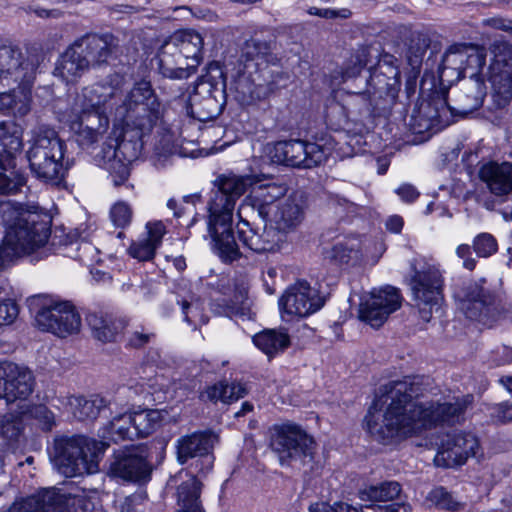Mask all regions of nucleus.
Returning a JSON list of instances; mask_svg holds the SVG:
<instances>
[{
    "label": "nucleus",
    "instance_id": "5",
    "mask_svg": "<svg viewBox=\"0 0 512 512\" xmlns=\"http://www.w3.org/2000/svg\"><path fill=\"white\" fill-rule=\"evenodd\" d=\"M64 143L52 129H40L28 151L32 172L44 181L57 182L64 177Z\"/></svg>",
    "mask_w": 512,
    "mask_h": 512
},
{
    "label": "nucleus",
    "instance_id": "31",
    "mask_svg": "<svg viewBox=\"0 0 512 512\" xmlns=\"http://www.w3.org/2000/svg\"><path fill=\"white\" fill-rule=\"evenodd\" d=\"M0 72L30 81L35 74V65L29 61H21L19 52L3 48L0 50Z\"/></svg>",
    "mask_w": 512,
    "mask_h": 512
},
{
    "label": "nucleus",
    "instance_id": "53",
    "mask_svg": "<svg viewBox=\"0 0 512 512\" xmlns=\"http://www.w3.org/2000/svg\"><path fill=\"white\" fill-rule=\"evenodd\" d=\"M147 232L146 240L153 244L156 248L161 245L162 238L167 232L166 225L161 220H153L146 223Z\"/></svg>",
    "mask_w": 512,
    "mask_h": 512
},
{
    "label": "nucleus",
    "instance_id": "2",
    "mask_svg": "<svg viewBox=\"0 0 512 512\" xmlns=\"http://www.w3.org/2000/svg\"><path fill=\"white\" fill-rule=\"evenodd\" d=\"M5 236L0 245V270L15 259L43 246L49 238L48 222L36 210L11 201L0 204Z\"/></svg>",
    "mask_w": 512,
    "mask_h": 512
},
{
    "label": "nucleus",
    "instance_id": "18",
    "mask_svg": "<svg viewBox=\"0 0 512 512\" xmlns=\"http://www.w3.org/2000/svg\"><path fill=\"white\" fill-rule=\"evenodd\" d=\"M237 233L242 244L256 253L275 252L285 242L281 232L268 222L262 229H254L243 220L237 225Z\"/></svg>",
    "mask_w": 512,
    "mask_h": 512
},
{
    "label": "nucleus",
    "instance_id": "4",
    "mask_svg": "<svg viewBox=\"0 0 512 512\" xmlns=\"http://www.w3.org/2000/svg\"><path fill=\"white\" fill-rule=\"evenodd\" d=\"M109 444L83 435L62 439L56 443L54 463L65 477L92 474Z\"/></svg>",
    "mask_w": 512,
    "mask_h": 512
},
{
    "label": "nucleus",
    "instance_id": "6",
    "mask_svg": "<svg viewBox=\"0 0 512 512\" xmlns=\"http://www.w3.org/2000/svg\"><path fill=\"white\" fill-rule=\"evenodd\" d=\"M226 80L218 62L208 65L205 74L197 81L190 98L192 115L200 121L218 116L225 102Z\"/></svg>",
    "mask_w": 512,
    "mask_h": 512
},
{
    "label": "nucleus",
    "instance_id": "21",
    "mask_svg": "<svg viewBox=\"0 0 512 512\" xmlns=\"http://www.w3.org/2000/svg\"><path fill=\"white\" fill-rule=\"evenodd\" d=\"M412 290L420 307L421 317L429 320L432 309L438 306L441 299V279L438 272L429 274L417 273L413 281Z\"/></svg>",
    "mask_w": 512,
    "mask_h": 512
},
{
    "label": "nucleus",
    "instance_id": "37",
    "mask_svg": "<svg viewBox=\"0 0 512 512\" xmlns=\"http://www.w3.org/2000/svg\"><path fill=\"white\" fill-rule=\"evenodd\" d=\"M163 419L164 415L160 410H142L130 415V424L133 425L138 437H146L160 426Z\"/></svg>",
    "mask_w": 512,
    "mask_h": 512
},
{
    "label": "nucleus",
    "instance_id": "62",
    "mask_svg": "<svg viewBox=\"0 0 512 512\" xmlns=\"http://www.w3.org/2000/svg\"><path fill=\"white\" fill-rule=\"evenodd\" d=\"M246 393V388L241 383L225 384V394L228 396L227 403L237 401L244 397Z\"/></svg>",
    "mask_w": 512,
    "mask_h": 512
},
{
    "label": "nucleus",
    "instance_id": "58",
    "mask_svg": "<svg viewBox=\"0 0 512 512\" xmlns=\"http://www.w3.org/2000/svg\"><path fill=\"white\" fill-rule=\"evenodd\" d=\"M77 133V140L81 145H91L97 142L101 137L102 133L96 132L92 127L83 126L77 123V128H75Z\"/></svg>",
    "mask_w": 512,
    "mask_h": 512
},
{
    "label": "nucleus",
    "instance_id": "36",
    "mask_svg": "<svg viewBox=\"0 0 512 512\" xmlns=\"http://www.w3.org/2000/svg\"><path fill=\"white\" fill-rule=\"evenodd\" d=\"M200 483L194 476H189L177 489L179 512H203L200 502Z\"/></svg>",
    "mask_w": 512,
    "mask_h": 512
},
{
    "label": "nucleus",
    "instance_id": "30",
    "mask_svg": "<svg viewBox=\"0 0 512 512\" xmlns=\"http://www.w3.org/2000/svg\"><path fill=\"white\" fill-rule=\"evenodd\" d=\"M118 94L117 88L108 82H97L82 90L78 101L80 107L103 110V107Z\"/></svg>",
    "mask_w": 512,
    "mask_h": 512
},
{
    "label": "nucleus",
    "instance_id": "10",
    "mask_svg": "<svg viewBox=\"0 0 512 512\" xmlns=\"http://www.w3.org/2000/svg\"><path fill=\"white\" fill-rule=\"evenodd\" d=\"M325 304V297L307 281L300 280L286 288L278 305L284 321H293L318 312Z\"/></svg>",
    "mask_w": 512,
    "mask_h": 512
},
{
    "label": "nucleus",
    "instance_id": "17",
    "mask_svg": "<svg viewBox=\"0 0 512 512\" xmlns=\"http://www.w3.org/2000/svg\"><path fill=\"white\" fill-rule=\"evenodd\" d=\"M493 60L488 67V81L504 103L511 97L512 89V44L498 42L492 48Z\"/></svg>",
    "mask_w": 512,
    "mask_h": 512
},
{
    "label": "nucleus",
    "instance_id": "47",
    "mask_svg": "<svg viewBox=\"0 0 512 512\" xmlns=\"http://www.w3.org/2000/svg\"><path fill=\"white\" fill-rule=\"evenodd\" d=\"M127 435L128 428L126 427V421L122 415L115 417L101 433L103 439L109 438L114 442L125 440Z\"/></svg>",
    "mask_w": 512,
    "mask_h": 512
},
{
    "label": "nucleus",
    "instance_id": "15",
    "mask_svg": "<svg viewBox=\"0 0 512 512\" xmlns=\"http://www.w3.org/2000/svg\"><path fill=\"white\" fill-rule=\"evenodd\" d=\"M34 377L24 366L13 362H0V398L7 402L25 400L33 392Z\"/></svg>",
    "mask_w": 512,
    "mask_h": 512
},
{
    "label": "nucleus",
    "instance_id": "1",
    "mask_svg": "<svg viewBox=\"0 0 512 512\" xmlns=\"http://www.w3.org/2000/svg\"><path fill=\"white\" fill-rule=\"evenodd\" d=\"M365 416V428L384 444L419 436L437 426L457 422L470 403V397L454 402L428 399L418 382L393 381L380 389Z\"/></svg>",
    "mask_w": 512,
    "mask_h": 512
},
{
    "label": "nucleus",
    "instance_id": "55",
    "mask_svg": "<svg viewBox=\"0 0 512 512\" xmlns=\"http://www.w3.org/2000/svg\"><path fill=\"white\" fill-rule=\"evenodd\" d=\"M156 249L153 244L145 239L130 248V255L139 261H148L154 257Z\"/></svg>",
    "mask_w": 512,
    "mask_h": 512
},
{
    "label": "nucleus",
    "instance_id": "7",
    "mask_svg": "<svg viewBox=\"0 0 512 512\" xmlns=\"http://www.w3.org/2000/svg\"><path fill=\"white\" fill-rule=\"evenodd\" d=\"M135 105V114L137 119L130 127V144L132 143V153L130 158H139L144 148L145 139L149 136L154 122L160 114V103L157 100L150 81L142 79L135 83L130 91V107Z\"/></svg>",
    "mask_w": 512,
    "mask_h": 512
},
{
    "label": "nucleus",
    "instance_id": "46",
    "mask_svg": "<svg viewBox=\"0 0 512 512\" xmlns=\"http://www.w3.org/2000/svg\"><path fill=\"white\" fill-rule=\"evenodd\" d=\"M21 140L17 135L9 134V127L0 123V154L6 153L9 157L21 149Z\"/></svg>",
    "mask_w": 512,
    "mask_h": 512
},
{
    "label": "nucleus",
    "instance_id": "39",
    "mask_svg": "<svg viewBox=\"0 0 512 512\" xmlns=\"http://www.w3.org/2000/svg\"><path fill=\"white\" fill-rule=\"evenodd\" d=\"M400 492L401 488L397 482H384L360 490L359 498L363 502H387L395 499Z\"/></svg>",
    "mask_w": 512,
    "mask_h": 512
},
{
    "label": "nucleus",
    "instance_id": "23",
    "mask_svg": "<svg viewBox=\"0 0 512 512\" xmlns=\"http://www.w3.org/2000/svg\"><path fill=\"white\" fill-rule=\"evenodd\" d=\"M215 441L216 436L211 432H198L182 437L177 444L178 461L184 464L190 458L200 457L210 468L213 464V458L209 455V451Z\"/></svg>",
    "mask_w": 512,
    "mask_h": 512
},
{
    "label": "nucleus",
    "instance_id": "43",
    "mask_svg": "<svg viewBox=\"0 0 512 512\" xmlns=\"http://www.w3.org/2000/svg\"><path fill=\"white\" fill-rule=\"evenodd\" d=\"M78 123L83 126L92 127L96 132L104 134L108 128L109 121L103 110H90L86 107H81Z\"/></svg>",
    "mask_w": 512,
    "mask_h": 512
},
{
    "label": "nucleus",
    "instance_id": "16",
    "mask_svg": "<svg viewBox=\"0 0 512 512\" xmlns=\"http://www.w3.org/2000/svg\"><path fill=\"white\" fill-rule=\"evenodd\" d=\"M288 190L286 182L268 178L264 174H256L249 201L253 209L265 220L287 196Z\"/></svg>",
    "mask_w": 512,
    "mask_h": 512
},
{
    "label": "nucleus",
    "instance_id": "38",
    "mask_svg": "<svg viewBox=\"0 0 512 512\" xmlns=\"http://www.w3.org/2000/svg\"><path fill=\"white\" fill-rule=\"evenodd\" d=\"M107 170L115 186L122 185L127 180L128 164L124 139H121L115 147L113 156L107 162Z\"/></svg>",
    "mask_w": 512,
    "mask_h": 512
},
{
    "label": "nucleus",
    "instance_id": "14",
    "mask_svg": "<svg viewBox=\"0 0 512 512\" xmlns=\"http://www.w3.org/2000/svg\"><path fill=\"white\" fill-rule=\"evenodd\" d=\"M437 446L438 451L434 458L436 465L452 467L462 465L468 458L475 456L479 441L473 434L454 432L446 434Z\"/></svg>",
    "mask_w": 512,
    "mask_h": 512
},
{
    "label": "nucleus",
    "instance_id": "44",
    "mask_svg": "<svg viewBox=\"0 0 512 512\" xmlns=\"http://www.w3.org/2000/svg\"><path fill=\"white\" fill-rule=\"evenodd\" d=\"M23 426L21 418L13 413L0 416V440L11 442L18 439Z\"/></svg>",
    "mask_w": 512,
    "mask_h": 512
},
{
    "label": "nucleus",
    "instance_id": "20",
    "mask_svg": "<svg viewBox=\"0 0 512 512\" xmlns=\"http://www.w3.org/2000/svg\"><path fill=\"white\" fill-rule=\"evenodd\" d=\"M288 166L312 168L323 163L330 155L331 149L318 143L301 140L285 141Z\"/></svg>",
    "mask_w": 512,
    "mask_h": 512
},
{
    "label": "nucleus",
    "instance_id": "25",
    "mask_svg": "<svg viewBox=\"0 0 512 512\" xmlns=\"http://www.w3.org/2000/svg\"><path fill=\"white\" fill-rule=\"evenodd\" d=\"M268 53V46L266 43L257 41L255 39L247 40L242 48L240 61L244 62L243 71L236 82V90L243 94H252L251 85L249 84V76L253 71H256L258 66L264 60L265 55Z\"/></svg>",
    "mask_w": 512,
    "mask_h": 512
},
{
    "label": "nucleus",
    "instance_id": "41",
    "mask_svg": "<svg viewBox=\"0 0 512 512\" xmlns=\"http://www.w3.org/2000/svg\"><path fill=\"white\" fill-rule=\"evenodd\" d=\"M333 257L341 263H356L361 258V243L353 238L337 243L333 247Z\"/></svg>",
    "mask_w": 512,
    "mask_h": 512
},
{
    "label": "nucleus",
    "instance_id": "3",
    "mask_svg": "<svg viewBox=\"0 0 512 512\" xmlns=\"http://www.w3.org/2000/svg\"><path fill=\"white\" fill-rule=\"evenodd\" d=\"M256 174L225 175L219 179V188L209 203L208 230L214 250L224 261H233L240 255L232 230V216L236 200L253 186Z\"/></svg>",
    "mask_w": 512,
    "mask_h": 512
},
{
    "label": "nucleus",
    "instance_id": "63",
    "mask_svg": "<svg viewBox=\"0 0 512 512\" xmlns=\"http://www.w3.org/2000/svg\"><path fill=\"white\" fill-rule=\"evenodd\" d=\"M484 25L512 34V20L503 17H492L484 20Z\"/></svg>",
    "mask_w": 512,
    "mask_h": 512
},
{
    "label": "nucleus",
    "instance_id": "29",
    "mask_svg": "<svg viewBox=\"0 0 512 512\" xmlns=\"http://www.w3.org/2000/svg\"><path fill=\"white\" fill-rule=\"evenodd\" d=\"M86 71H88L86 62L72 44L60 56L54 73L66 83H75Z\"/></svg>",
    "mask_w": 512,
    "mask_h": 512
},
{
    "label": "nucleus",
    "instance_id": "56",
    "mask_svg": "<svg viewBox=\"0 0 512 512\" xmlns=\"http://www.w3.org/2000/svg\"><path fill=\"white\" fill-rule=\"evenodd\" d=\"M19 314L18 305L12 300L0 302V326L12 324Z\"/></svg>",
    "mask_w": 512,
    "mask_h": 512
},
{
    "label": "nucleus",
    "instance_id": "49",
    "mask_svg": "<svg viewBox=\"0 0 512 512\" xmlns=\"http://www.w3.org/2000/svg\"><path fill=\"white\" fill-rule=\"evenodd\" d=\"M473 247L479 257H488L497 251V242L491 234L481 233L474 238Z\"/></svg>",
    "mask_w": 512,
    "mask_h": 512
},
{
    "label": "nucleus",
    "instance_id": "33",
    "mask_svg": "<svg viewBox=\"0 0 512 512\" xmlns=\"http://www.w3.org/2000/svg\"><path fill=\"white\" fill-rule=\"evenodd\" d=\"M148 458L149 451L146 445L130 446V482L142 486L150 480L152 465Z\"/></svg>",
    "mask_w": 512,
    "mask_h": 512
},
{
    "label": "nucleus",
    "instance_id": "48",
    "mask_svg": "<svg viewBox=\"0 0 512 512\" xmlns=\"http://www.w3.org/2000/svg\"><path fill=\"white\" fill-rule=\"evenodd\" d=\"M364 65L365 63L358 56L352 57L345 67L334 72L333 80L336 81L337 84H340L341 82L353 78L361 72Z\"/></svg>",
    "mask_w": 512,
    "mask_h": 512
},
{
    "label": "nucleus",
    "instance_id": "34",
    "mask_svg": "<svg viewBox=\"0 0 512 512\" xmlns=\"http://www.w3.org/2000/svg\"><path fill=\"white\" fill-rule=\"evenodd\" d=\"M255 346L268 357L282 353L290 345L289 335L282 330L267 329L253 337Z\"/></svg>",
    "mask_w": 512,
    "mask_h": 512
},
{
    "label": "nucleus",
    "instance_id": "27",
    "mask_svg": "<svg viewBox=\"0 0 512 512\" xmlns=\"http://www.w3.org/2000/svg\"><path fill=\"white\" fill-rule=\"evenodd\" d=\"M156 61L160 73L171 79H185L191 74L188 66L179 55L178 47L172 37L164 41L158 50Z\"/></svg>",
    "mask_w": 512,
    "mask_h": 512
},
{
    "label": "nucleus",
    "instance_id": "57",
    "mask_svg": "<svg viewBox=\"0 0 512 512\" xmlns=\"http://www.w3.org/2000/svg\"><path fill=\"white\" fill-rule=\"evenodd\" d=\"M110 218L114 226L124 228L128 223V205L125 201L116 202L110 210Z\"/></svg>",
    "mask_w": 512,
    "mask_h": 512
},
{
    "label": "nucleus",
    "instance_id": "22",
    "mask_svg": "<svg viewBox=\"0 0 512 512\" xmlns=\"http://www.w3.org/2000/svg\"><path fill=\"white\" fill-rule=\"evenodd\" d=\"M78 49L86 67H101L107 64L113 52V38L111 36L86 35L77 39L74 43Z\"/></svg>",
    "mask_w": 512,
    "mask_h": 512
},
{
    "label": "nucleus",
    "instance_id": "28",
    "mask_svg": "<svg viewBox=\"0 0 512 512\" xmlns=\"http://www.w3.org/2000/svg\"><path fill=\"white\" fill-rule=\"evenodd\" d=\"M61 403L79 421L96 419L100 411L106 406L105 399L97 394L89 396L69 395L62 398Z\"/></svg>",
    "mask_w": 512,
    "mask_h": 512
},
{
    "label": "nucleus",
    "instance_id": "42",
    "mask_svg": "<svg viewBox=\"0 0 512 512\" xmlns=\"http://www.w3.org/2000/svg\"><path fill=\"white\" fill-rule=\"evenodd\" d=\"M426 501L431 505L448 511H457L463 507V504L456 500L443 487L432 489L426 496Z\"/></svg>",
    "mask_w": 512,
    "mask_h": 512
},
{
    "label": "nucleus",
    "instance_id": "60",
    "mask_svg": "<svg viewBox=\"0 0 512 512\" xmlns=\"http://www.w3.org/2000/svg\"><path fill=\"white\" fill-rule=\"evenodd\" d=\"M203 397H206L208 400L213 402L221 401L223 403H227L228 396L225 394V383L220 382L208 387L204 392Z\"/></svg>",
    "mask_w": 512,
    "mask_h": 512
},
{
    "label": "nucleus",
    "instance_id": "54",
    "mask_svg": "<svg viewBox=\"0 0 512 512\" xmlns=\"http://www.w3.org/2000/svg\"><path fill=\"white\" fill-rule=\"evenodd\" d=\"M25 184V178L18 173L11 172V175L0 173V193H15Z\"/></svg>",
    "mask_w": 512,
    "mask_h": 512
},
{
    "label": "nucleus",
    "instance_id": "35",
    "mask_svg": "<svg viewBox=\"0 0 512 512\" xmlns=\"http://www.w3.org/2000/svg\"><path fill=\"white\" fill-rule=\"evenodd\" d=\"M485 95V83L476 79L474 82H470V88L468 92L462 95L458 107L451 108L447 106V108L452 114L457 113L461 116H467L482 106Z\"/></svg>",
    "mask_w": 512,
    "mask_h": 512
},
{
    "label": "nucleus",
    "instance_id": "26",
    "mask_svg": "<svg viewBox=\"0 0 512 512\" xmlns=\"http://www.w3.org/2000/svg\"><path fill=\"white\" fill-rule=\"evenodd\" d=\"M175 45L178 47L179 55L182 57L190 74L199 66L203 59L204 39L201 33L192 30H181L172 36Z\"/></svg>",
    "mask_w": 512,
    "mask_h": 512
},
{
    "label": "nucleus",
    "instance_id": "51",
    "mask_svg": "<svg viewBox=\"0 0 512 512\" xmlns=\"http://www.w3.org/2000/svg\"><path fill=\"white\" fill-rule=\"evenodd\" d=\"M308 512H360L358 508L345 503L334 502L333 504L327 502H314L308 507Z\"/></svg>",
    "mask_w": 512,
    "mask_h": 512
},
{
    "label": "nucleus",
    "instance_id": "61",
    "mask_svg": "<svg viewBox=\"0 0 512 512\" xmlns=\"http://www.w3.org/2000/svg\"><path fill=\"white\" fill-rule=\"evenodd\" d=\"M395 193L400 197V199L403 202L406 203H411L415 201L419 196V192L417 191V189L413 185L407 183L401 184L395 190Z\"/></svg>",
    "mask_w": 512,
    "mask_h": 512
},
{
    "label": "nucleus",
    "instance_id": "19",
    "mask_svg": "<svg viewBox=\"0 0 512 512\" xmlns=\"http://www.w3.org/2000/svg\"><path fill=\"white\" fill-rule=\"evenodd\" d=\"M305 205L300 194L293 192L287 195L271 214L265 219L281 234L286 235L294 231L303 221Z\"/></svg>",
    "mask_w": 512,
    "mask_h": 512
},
{
    "label": "nucleus",
    "instance_id": "52",
    "mask_svg": "<svg viewBox=\"0 0 512 512\" xmlns=\"http://www.w3.org/2000/svg\"><path fill=\"white\" fill-rule=\"evenodd\" d=\"M110 474L115 478L128 480V454L126 450L119 451L114 455L110 464Z\"/></svg>",
    "mask_w": 512,
    "mask_h": 512
},
{
    "label": "nucleus",
    "instance_id": "9",
    "mask_svg": "<svg viewBox=\"0 0 512 512\" xmlns=\"http://www.w3.org/2000/svg\"><path fill=\"white\" fill-rule=\"evenodd\" d=\"M484 284L483 279L470 283L460 296L459 308L479 328H491L502 322L504 316L495 305L493 293Z\"/></svg>",
    "mask_w": 512,
    "mask_h": 512
},
{
    "label": "nucleus",
    "instance_id": "50",
    "mask_svg": "<svg viewBox=\"0 0 512 512\" xmlns=\"http://www.w3.org/2000/svg\"><path fill=\"white\" fill-rule=\"evenodd\" d=\"M23 414H27L30 417L36 419L39 424L42 425L43 429L50 430L55 424V416L44 405H34L23 411Z\"/></svg>",
    "mask_w": 512,
    "mask_h": 512
},
{
    "label": "nucleus",
    "instance_id": "59",
    "mask_svg": "<svg viewBox=\"0 0 512 512\" xmlns=\"http://www.w3.org/2000/svg\"><path fill=\"white\" fill-rule=\"evenodd\" d=\"M308 13L313 16H319L323 18H348L351 14V12L348 9H340V10H334V9H320L317 7H311L308 10Z\"/></svg>",
    "mask_w": 512,
    "mask_h": 512
},
{
    "label": "nucleus",
    "instance_id": "11",
    "mask_svg": "<svg viewBox=\"0 0 512 512\" xmlns=\"http://www.w3.org/2000/svg\"><path fill=\"white\" fill-rule=\"evenodd\" d=\"M487 53L483 47L460 46L450 49L443 60V73L455 70L458 77H469L470 82L488 81V69L484 72Z\"/></svg>",
    "mask_w": 512,
    "mask_h": 512
},
{
    "label": "nucleus",
    "instance_id": "12",
    "mask_svg": "<svg viewBox=\"0 0 512 512\" xmlns=\"http://www.w3.org/2000/svg\"><path fill=\"white\" fill-rule=\"evenodd\" d=\"M399 291L391 286L373 290L363 299L359 317L373 328L382 326L388 317L401 307Z\"/></svg>",
    "mask_w": 512,
    "mask_h": 512
},
{
    "label": "nucleus",
    "instance_id": "45",
    "mask_svg": "<svg viewBox=\"0 0 512 512\" xmlns=\"http://www.w3.org/2000/svg\"><path fill=\"white\" fill-rule=\"evenodd\" d=\"M285 141L267 143L262 148L261 161L263 164H277L288 166Z\"/></svg>",
    "mask_w": 512,
    "mask_h": 512
},
{
    "label": "nucleus",
    "instance_id": "40",
    "mask_svg": "<svg viewBox=\"0 0 512 512\" xmlns=\"http://www.w3.org/2000/svg\"><path fill=\"white\" fill-rule=\"evenodd\" d=\"M181 307L183 320L188 324L197 328L208 322V317L204 313L203 304L199 297L188 295L178 301Z\"/></svg>",
    "mask_w": 512,
    "mask_h": 512
},
{
    "label": "nucleus",
    "instance_id": "64",
    "mask_svg": "<svg viewBox=\"0 0 512 512\" xmlns=\"http://www.w3.org/2000/svg\"><path fill=\"white\" fill-rule=\"evenodd\" d=\"M456 255L463 259V266L466 269L472 270L475 267V260L471 258V249L467 244H461L456 248Z\"/></svg>",
    "mask_w": 512,
    "mask_h": 512
},
{
    "label": "nucleus",
    "instance_id": "32",
    "mask_svg": "<svg viewBox=\"0 0 512 512\" xmlns=\"http://www.w3.org/2000/svg\"><path fill=\"white\" fill-rule=\"evenodd\" d=\"M93 336L101 342H111L116 339L124 324L115 320L112 315L91 313L87 317Z\"/></svg>",
    "mask_w": 512,
    "mask_h": 512
},
{
    "label": "nucleus",
    "instance_id": "13",
    "mask_svg": "<svg viewBox=\"0 0 512 512\" xmlns=\"http://www.w3.org/2000/svg\"><path fill=\"white\" fill-rule=\"evenodd\" d=\"M37 326L60 337L77 333L81 318L75 307L68 301L53 302L43 307L35 318Z\"/></svg>",
    "mask_w": 512,
    "mask_h": 512
},
{
    "label": "nucleus",
    "instance_id": "24",
    "mask_svg": "<svg viewBox=\"0 0 512 512\" xmlns=\"http://www.w3.org/2000/svg\"><path fill=\"white\" fill-rule=\"evenodd\" d=\"M479 177L494 196L502 197L512 192V164L509 162L484 164Z\"/></svg>",
    "mask_w": 512,
    "mask_h": 512
},
{
    "label": "nucleus",
    "instance_id": "8",
    "mask_svg": "<svg viewBox=\"0 0 512 512\" xmlns=\"http://www.w3.org/2000/svg\"><path fill=\"white\" fill-rule=\"evenodd\" d=\"M270 446L282 465L310 461L316 449L313 437L291 422L273 426Z\"/></svg>",
    "mask_w": 512,
    "mask_h": 512
}]
</instances>
